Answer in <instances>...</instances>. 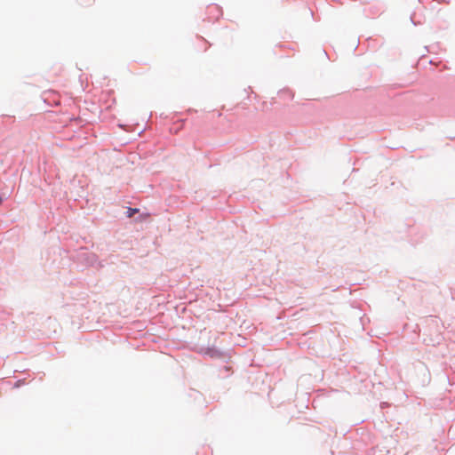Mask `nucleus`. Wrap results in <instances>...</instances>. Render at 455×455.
<instances>
[{
    "label": "nucleus",
    "mask_w": 455,
    "mask_h": 455,
    "mask_svg": "<svg viewBox=\"0 0 455 455\" xmlns=\"http://www.w3.org/2000/svg\"><path fill=\"white\" fill-rule=\"evenodd\" d=\"M2 204V197L0 196V204Z\"/></svg>",
    "instance_id": "nucleus-2"
},
{
    "label": "nucleus",
    "mask_w": 455,
    "mask_h": 455,
    "mask_svg": "<svg viewBox=\"0 0 455 455\" xmlns=\"http://www.w3.org/2000/svg\"><path fill=\"white\" fill-rule=\"evenodd\" d=\"M136 212H138V209L128 208L127 209V217L132 218Z\"/></svg>",
    "instance_id": "nucleus-1"
}]
</instances>
